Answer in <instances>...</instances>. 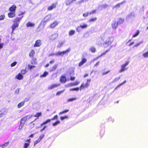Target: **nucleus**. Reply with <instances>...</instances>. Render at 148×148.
Segmentation results:
<instances>
[{"label": "nucleus", "mask_w": 148, "mask_h": 148, "mask_svg": "<svg viewBox=\"0 0 148 148\" xmlns=\"http://www.w3.org/2000/svg\"><path fill=\"white\" fill-rule=\"evenodd\" d=\"M114 40V39L112 37H108L103 43V45L104 47L106 48L111 45Z\"/></svg>", "instance_id": "nucleus-1"}, {"label": "nucleus", "mask_w": 148, "mask_h": 148, "mask_svg": "<svg viewBox=\"0 0 148 148\" xmlns=\"http://www.w3.org/2000/svg\"><path fill=\"white\" fill-rule=\"evenodd\" d=\"M28 116V115H25L21 119L20 125L18 127L19 129L21 130L22 129L27 120V118Z\"/></svg>", "instance_id": "nucleus-2"}, {"label": "nucleus", "mask_w": 148, "mask_h": 148, "mask_svg": "<svg viewBox=\"0 0 148 148\" xmlns=\"http://www.w3.org/2000/svg\"><path fill=\"white\" fill-rule=\"evenodd\" d=\"M129 63V62H127L124 64L121 65V69L119 70V72L120 73H121L126 70L127 69L125 68V67Z\"/></svg>", "instance_id": "nucleus-3"}, {"label": "nucleus", "mask_w": 148, "mask_h": 148, "mask_svg": "<svg viewBox=\"0 0 148 148\" xmlns=\"http://www.w3.org/2000/svg\"><path fill=\"white\" fill-rule=\"evenodd\" d=\"M89 84L87 82H86L85 84L84 83H83L81 84L79 87V89L80 90H81L84 88H87L89 86Z\"/></svg>", "instance_id": "nucleus-4"}, {"label": "nucleus", "mask_w": 148, "mask_h": 148, "mask_svg": "<svg viewBox=\"0 0 148 148\" xmlns=\"http://www.w3.org/2000/svg\"><path fill=\"white\" fill-rule=\"evenodd\" d=\"M42 45V42L39 39L36 40L34 45V47H39Z\"/></svg>", "instance_id": "nucleus-5"}, {"label": "nucleus", "mask_w": 148, "mask_h": 148, "mask_svg": "<svg viewBox=\"0 0 148 148\" xmlns=\"http://www.w3.org/2000/svg\"><path fill=\"white\" fill-rule=\"evenodd\" d=\"M57 3H53L52 5L49 6L47 8L48 11H51L53 9L55 8L56 7Z\"/></svg>", "instance_id": "nucleus-6"}, {"label": "nucleus", "mask_w": 148, "mask_h": 148, "mask_svg": "<svg viewBox=\"0 0 148 148\" xmlns=\"http://www.w3.org/2000/svg\"><path fill=\"white\" fill-rule=\"evenodd\" d=\"M23 17V16H22L21 17H16L14 20L13 22L14 23L18 24L19 25L20 23V21L21 18Z\"/></svg>", "instance_id": "nucleus-7"}, {"label": "nucleus", "mask_w": 148, "mask_h": 148, "mask_svg": "<svg viewBox=\"0 0 148 148\" xmlns=\"http://www.w3.org/2000/svg\"><path fill=\"white\" fill-rule=\"evenodd\" d=\"M58 36V34H53L50 36L49 39L51 41L57 38Z\"/></svg>", "instance_id": "nucleus-8"}, {"label": "nucleus", "mask_w": 148, "mask_h": 148, "mask_svg": "<svg viewBox=\"0 0 148 148\" xmlns=\"http://www.w3.org/2000/svg\"><path fill=\"white\" fill-rule=\"evenodd\" d=\"M66 79L64 75H62L60 79V81L61 83H65L66 82Z\"/></svg>", "instance_id": "nucleus-9"}, {"label": "nucleus", "mask_w": 148, "mask_h": 148, "mask_svg": "<svg viewBox=\"0 0 148 148\" xmlns=\"http://www.w3.org/2000/svg\"><path fill=\"white\" fill-rule=\"evenodd\" d=\"M8 16L10 18H12L15 16V12H10L8 13Z\"/></svg>", "instance_id": "nucleus-10"}, {"label": "nucleus", "mask_w": 148, "mask_h": 148, "mask_svg": "<svg viewBox=\"0 0 148 148\" xmlns=\"http://www.w3.org/2000/svg\"><path fill=\"white\" fill-rule=\"evenodd\" d=\"M87 61V59L85 58H82L81 62H80L79 64V66L80 67L85 63Z\"/></svg>", "instance_id": "nucleus-11"}, {"label": "nucleus", "mask_w": 148, "mask_h": 148, "mask_svg": "<svg viewBox=\"0 0 148 148\" xmlns=\"http://www.w3.org/2000/svg\"><path fill=\"white\" fill-rule=\"evenodd\" d=\"M60 85V84H52L48 87V89L49 90H51L54 88Z\"/></svg>", "instance_id": "nucleus-12"}, {"label": "nucleus", "mask_w": 148, "mask_h": 148, "mask_svg": "<svg viewBox=\"0 0 148 148\" xmlns=\"http://www.w3.org/2000/svg\"><path fill=\"white\" fill-rule=\"evenodd\" d=\"M110 50V49L106 50L105 52H103V53H101L100 55H99L97 57L95 58H94L93 59V60L95 61L97 59H98L99 58L101 57L102 56H103V55L106 54L108 51H109Z\"/></svg>", "instance_id": "nucleus-13"}, {"label": "nucleus", "mask_w": 148, "mask_h": 148, "mask_svg": "<svg viewBox=\"0 0 148 148\" xmlns=\"http://www.w3.org/2000/svg\"><path fill=\"white\" fill-rule=\"evenodd\" d=\"M16 8V6L15 5H13L9 8V10L10 12H15Z\"/></svg>", "instance_id": "nucleus-14"}, {"label": "nucleus", "mask_w": 148, "mask_h": 148, "mask_svg": "<svg viewBox=\"0 0 148 148\" xmlns=\"http://www.w3.org/2000/svg\"><path fill=\"white\" fill-rule=\"evenodd\" d=\"M23 78V76L21 73H18L15 77L16 78L19 80L22 79Z\"/></svg>", "instance_id": "nucleus-15"}, {"label": "nucleus", "mask_w": 148, "mask_h": 148, "mask_svg": "<svg viewBox=\"0 0 148 148\" xmlns=\"http://www.w3.org/2000/svg\"><path fill=\"white\" fill-rule=\"evenodd\" d=\"M58 24V23L57 21H55L50 25V27L53 28L57 26Z\"/></svg>", "instance_id": "nucleus-16"}, {"label": "nucleus", "mask_w": 148, "mask_h": 148, "mask_svg": "<svg viewBox=\"0 0 148 148\" xmlns=\"http://www.w3.org/2000/svg\"><path fill=\"white\" fill-rule=\"evenodd\" d=\"M19 25L18 24L13 23L11 27L12 29V32H13L15 29Z\"/></svg>", "instance_id": "nucleus-17"}, {"label": "nucleus", "mask_w": 148, "mask_h": 148, "mask_svg": "<svg viewBox=\"0 0 148 148\" xmlns=\"http://www.w3.org/2000/svg\"><path fill=\"white\" fill-rule=\"evenodd\" d=\"M88 27V25L86 24H84L82 25H80L76 29V30L77 31H79L78 29L79 28L81 27L82 29H84L87 28Z\"/></svg>", "instance_id": "nucleus-18"}, {"label": "nucleus", "mask_w": 148, "mask_h": 148, "mask_svg": "<svg viewBox=\"0 0 148 148\" xmlns=\"http://www.w3.org/2000/svg\"><path fill=\"white\" fill-rule=\"evenodd\" d=\"M118 25L116 22H114L112 24V27L114 29H116L118 27Z\"/></svg>", "instance_id": "nucleus-19"}, {"label": "nucleus", "mask_w": 148, "mask_h": 148, "mask_svg": "<svg viewBox=\"0 0 148 148\" xmlns=\"http://www.w3.org/2000/svg\"><path fill=\"white\" fill-rule=\"evenodd\" d=\"M35 52L34 50H31L29 54V56L30 58H33Z\"/></svg>", "instance_id": "nucleus-20"}, {"label": "nucleus", "mask_w": 148, "mask_h": 148, "mask_svg": "<svg viewBox=\"0 0 148 148\" xmlns=\"http://www.w3.org/2000/svg\"><path fill=\"white\" fill-rule=\"evenodd\" d=\"M42 116V113L41 112H38L36 113L34 116L35 117H36V119H38L39 117L40 116Z\"/></svg>", "instance_id": "nucleus-21"}, {"label": "nucleus", "mask_w": 148, "mask_h": 148, "mask_svg": "<svg viewBox=\"0 0 148 148\" xmlns=\"http://www.w3.org/2000/svg\"><path fill=\"white\" fill-rule=\"evenodd\" d=\"M35 26V25L34 24L32 23L31 22H28L27 24H26V26L28 27H34Z\"/></svg>", "instance_id": "nucleus-22"}, {"label": "nucleus", "mask_w": 148, "mask_h": 148, "mask_svg": "<svg viewBox=\"0 0 148 148\" xmlns=\"http://www.w3.org/2000/svg\"><path fill=\"white\" fill-rule=\"evenodd\" d=\"M31 63L32 64H37V63L36 62V58H32Z\"/></svg>", "instance_id": "nucleus-23"}, {"label": "nucleus", "mask_w": 148, "mask_h": 148, "mask_svg": "<svg viewBox=\"0 0 148 148\" xmlns=\"http://www.w3.org/2000/svg\"><path fill=\"white\" fill-rule=\"evenodd\" d=\"M36 66L34 65H32L30 64H28L27 65V68L28 69L30 70H31L32 69H34L36 67Z\"/></svg>", "instance_id": "nucleus-24"}, {"label": "nucleus", "mask_w": 148, "mask_h": 148, "mask_svg": "<svg viewBox=\"0 0 148 148\" xmlns=\"http://www.w3.org/2000/svg\"><path fill=\"white\" fill-rule=\"evenodd\" d=\"M9 141H7L3 144L1 145L0 146L2 148H4L5 147L7 146L9 144Z\"/></svg>", "instance_id": "nucleus-25"}, {"label": "nucleus", "mask_w": 148, "mask_h": 148, "mask_svg": "<svg viewBox=\"0 0 148 148\" xmlns=\"http://www.w3.org/2000/svg\"><path fill=\"white\" fill-rule=\"evenodd\" d=\"M57 68V65L55 64L53 65L50 70V71L51 72L55 71Z\"/></svg>", "instance_id": "nucleus-26"}, {"label": "nucleus", "mask_w": 148, "mask_h": 148, "mask_svg": "<svg viewBox=\"0 0 148 148\" xmlns=\"http://www.w3.org/2000/svg\"><path fill=\"white\" fill-rule=\"evenodd\" d=\"M126 2L125 1H124L121 3H118L117 4L115 5L114 7L115 8H118L120 7L121 5L123 3H125Z\"/></svg>", "instance_id": "nucleus-27"}, {"label": "nucleus", "mask_w": 148, "mask_h": 148, "mask_svg": "<svg viewBox=\"0 0 148 148\" xmlns=\"http://www.w3.org/2000/svg\"><path fill=\"white\" fill-rule=\"evenodd\" d=\"M124 19H123L121 18H119V19L118 21L116 22L117 23H118V24H121L124 21Z\"/></svg>", "instance_id": "nucleus-28"}, {"label": "nucleus", "mask_w": 148, "mask_h": 148, "mask_svg": "<svg viewBox=\"0 0 148 148\" xmlns=\"http://www.w3.org/2000/svg\"><path fill=\"white\" fill-rule=\"evenodd\" d=\"M89 50L92 53H94L96 51V49L95 47H91L90 49Z\"/></svg>", "instance_id": "nucleus-29"}, {"label": "nucleus", "mask_w": 148, "mask_h": 148, "mask_svg": "<svg viewBox=\"0 0 148 148\" xmlns=\"http://www.w3.org/2000/svg\"><path fill=\"white\" fill-rule=\"evenodd\" d=\"M24 101H22L20 103H19L17 106L18 108H20L22 106L24 105Z\"/></svg>", "instance_id": "nucleus-30"}, {"label": "nucleus", "mask_w": 148, "mask_h": 148, "mask_svg": "<svg viewBox=\"0 0 148 148\" xmlns=\"http://www.w3.org/2000/svg\"><path fill=\"white\" fill-rule=\"evenodd\" d=\"M50 120H49V119L43 122L41 124L40 126H42L43 125L46 124L48 123H49L50 122Z\"/></svg>", "instance_id": "nucleus-31"}, {"label": "nucleus", "mask_w": 148, "mask_h": 148, "mask_svg": "<svg viewBox=\"0 0 148 148\" xmlns=\"http://www.w3.org/2000/svg\"><path fill=\"white\" fill-rule=\"evenodd\" d=\"M79 90V87H77L76 88H70L69 89V90L70 91H74V90L76 91H78Z\"/></svg>", "instance_id": "nucleus-32"}, {"label": "nucleus", "mask_w": 148, "mask_h": 148, "mask_svg": "<svg viewBox=\"0 0 148 148\" xmlns=\"http://www.w3.org/2000/svg\"><path fill=\"white\" fill-rule=\"evenodd\" d=\"M48 74V73L46 72H45L42 75H40V77H45Z\"/></svg>", "instance_id": "nucleus-33"}, {"label": "nucleus", "mask_w": 148, "mask_h": 148, "mask_svg": "<svg viewBox=\"0 0 148 148\" xmlns=\"http://www.w3.org/2000/svg\"><path fill=\"white\" fill-rule=\"evenodd\" d=\"M27 72V71L25 69H23L21 71V74L24 75Z\"/></svg>", "instance_id": "nucleus-34"}, {"label": "nucleus", "mask_w": 148, "mask_h": 148, "mask_svg": "<svg viewBox=\"0 0 148 148\" xmlns=\"http://www.w3.org/2000/svg\"><path fill=\"white\" fill-rule=\"evenodd\" d=\"M75 31L74 30H71L69 32V36H72L74 35L75 34Z\"/></svg>", "instance_id": "nucleus-35"}, {"label": "nucleus", "mask_w": 148, "mask_h": 148, "mask_svg": "<svg viewBox=\"0 0 148 148\" xmlns=\"http://www.w3.org/2000/svg\"><path fill=\"white\" fill-rule=\"evenodd\" d=\"M139 34V30H137L136 32L132 36V37L134 38L137 36Z\"/></svg>", "instance_id": "nucleus-36"}, {"label": "nucleus", "mask_w": 148, "mask_h": 148, "mask_svg": "<svg viewBox=\"0 0 148 148\" xmlns=\"http://www.w3.org/2000/svg\"><path fill=\"white\" fill-rule=\"evenodd\" d=\"M70 51V49H68L65 51H62V55H63L64 54L66 53H67Z\"/></svg>", "instance_id": "nucleus-37"}, {"label": "nucleus", "mask_w": 148, "mask_h": 148, "mask_svg": "<svg viewBox=\"0 0 148 148\" xmlns=\"http://www.w3.org/2000/svg\"><path fill=\"white\" fill-rule=\"evenodd\" d=\"M97 19V18L95 17L94 18H91L88 21L89 22H94L95 21H96Z\"/></svg>", "instance_id": "nucleus-38"}, {"label": "nucleus", "mask_w": 148, "mask_h": 148, "mask_svg": "<svg viewBox=\"0 0 148 148\" xmlns=\"http://www.w3.org/2000/svg\"><path fill=\"white\" fill-rule=\"evenodd\" d=\"M126 82V81L125 80L123 81V82L122 83L119 84L115 88V89H116L120 87V86H121V85H123L124 84H125Z\"/></svg>", "instance_id": "nucleus-39"}, {"label": "nucleus", "mask_w": 148, "mask_h": 148, "mask_svg": "<svg viewBox=\"0 0 148 148\" xmlns=\"http://www.w3.org/2000/svg\"><path fill=\"white\" fill-rule=\"evenodd\" d=\"M126 82V81L125 80L123 81V82L122 83L119 84L115 88V89H116L120 87V86H121V85H123L124 84H125Z\"/></svg>", "instance_id": "nucleus-40"}, {"label": "nucleus", "mask_w": 148, "mask_h": 148, "mask_svg": "<svg viewBox=\"0 0 148 148\" xmlns=\"http://www.w3.org/2000/svg\"><path fill=\"white\" fill-rule=\"evenodd\" d=\"M69 111V109L68 110H65L62 111L60 112L59 113V114L60 115L62 114L66 113L68 112Z\"/></svg>", "instance_id": "nucleus-41"}, {"label": "nucleus", "mask_w": 148, "mask_h": 148, "mask_svg": "<svg viewBox=\"0 0 148 148\" xmlns=\"http://www.w3.org/2000/svg\"><path fill=\"white\" fill-rule=\"evenodd\" d=\"M60 123V121H56V122H54V123H53V124H52V125L53 126H56V125H57L59 124V123Z\"/></svg>", "instance_id": "nucleus-42"}, {"label": "nucleus", "mask_w": 148, "mask_h": 148, "mask_svg": "<svg viewBox=\"0 0 148 148\" xmlns=\"http://www.w3.org/2000/svg\"><path fill=\"white\" fill-rule=\"evenodd\" d=\"M30 145L29 143H25L23 145V148H27Z\"/></svg>", "instance_id": "nucleus-43"}, {"label": "nucleus", "mask_w": 148, "mask_h": 148, "mask_svg": "<svg viewBox=\"0 0 148 148\" xmlns=\"http://www.w3.org/2000/svg\"><path fill=\"white\" fill-rule=\"evenodd\" d=\"M68 118V116H62L60 117V119L61 120H63L65 119H67Z\"/></svg>", "instance_id": "nucleus-44"}, {"label": "nucleus", "mask_w": 148, "mask_h": 148, "mask_svg": "<svg viewBox=\"0 0 148 148\" xmlns=\"http://www.w3.org/2000/svg\"><path fill=\"white\" fill-rule=\"evenodd\" d=\"M64 90H62L56 93V95H60V94L63 93Z\"/></svg>", "instance_id": "nucleus-45"}, {"label": "nucleus", "mask_w": 148, "mask_h": 148, "mask_svg": "<svg viewBox=\"0 0 148 148\" xmlns=\"http://www.w3.org/2000/svg\"><path fill=\"white\" fill-rule=\"evenodd\" d=\"M76 99H77V98L76 97L69 99H68L67 101L68 102H71V101H73L74 100H75Z\"/></svg>", "instance_id": "nucleus-46"}, {"label": "nucleus", "mask_w": 148, "mask_h": 148, "mask_svg": "<svg viewBox=\"0 0 148 148\" xmlns=\"http://www.w3.org/2000/svg\"><path fill=\"white\" fill-rule=\"evenodd\" d=\"M143 56L145 58H147L148 57V51H147L145 53L143 54Z\"/></svg>", "instance_id": "nucleus-47"}, {"label": "nucleus", "mask_w": 148, "mask_h": 148, "mask_svg": "<svg viewBox=\"0 0 148 148\" xmlns=\"http://www.w3.org/2000/svg\"><path fill=\"white\" fill-rule=\"evenodd\" d=\"M40 141H41L38 138L35 141L34 143V146H35L36 144L40 142Z\"/></svg>", "instance_id": "nucleus-48"}, {"label": "nucleus", "mask_w": 148, "mask_h": 148, "mask_svg": "<svg viewBox=\"0 0 148 148\" xmlns=\"http://www.w3.org/2000/svg\"><path fill=\"white\" fill-rule=\"evenodd\" d=\"M58 118V115H55L54 117L50 119H49L50 120V122L51 121L54 120V119H57Z\"/></svg>", "instance_id": "nucleus-49"}, {"label": "nucleus", "mask_w": 148, "mask_h": 148, "mask_svg": "<svg viewBox=\"0 0 148 148\" xmlns=\"http://www.w3.org/2000/svg\"><path fill=\"white\" fill-rule=\"evenodd\" d=\"M5 18V16L4 14H2L0 16V21L3 20Z\"/></svg>", "instance_id": "nucleus-50"}, {"label": "nucleus", "mask_w": 148, "mask_h": 148, "mask_svg": "<svg viewBox=\"0 0 148 148\" xmlns=\"http://www.w3.org/2000/svg\"><path fill=\"white\" fill-rule=\"evenodd\" d=\"M44 136H45V135L44 134H42L39 136V137L38 139L40 141H41L42 139L44 138Z\"/></svg>", "instance_id": "nucleus-51"}, {"label": "nucleus", "mask_w": 148, "mask_h": 148, "mask_svg": "<svg viewBox=\"0 0 148 148\" xmlns=\"http://www.w3.org/2000/svg\"><path fill=\"white\" fill-rule=\"evenodd\" d=\"M17 62L16 61H14L11 64V67H13L16 65Z\"/></svg>", "instance_id": "nucleus-52"}, {"label": "nucleus", "mask_w": 148, "mask_h": 148, "mask_svg": "<svg viewBox=\"0 0 148 148\" xmlns=\"http://www.w3.org/2000/svg\"><path fill=\"white\" fill-rule=\"evenodd\" d=\"M89 14V12H87L83 14V16L84 17L87 16Z\"/></svg>", "instance_id": "nucleus-53"}, {"label": "nucleus", "mask_w": 148, "mask_h": 148, "mask_svg": "<svg viewBox=\"0 0 148 148\" xmlns=\"http://www.w3.org/2000/svg\"><path fill=\"white\" fill-rule=\"evenodd\" d=\"M110 71V70H108L106 72H103L102 73V74L103 75H106L109 73Z\"/></svg>", "instance_id": "nucleus-54"}, {"label": "nucleus", "mask_w": 148, "mask_h": 148, "mask_svg": "<svg viewBox=\"0 0 148 148\" xmlns=\"http://www.w3.org/2000/svg\"><path fill=\"white\" fill-rule=\"evenodd\" d=\"M100 62L99 61L97 62L94 65V67H97L100 64Z\"/></svg>", "instance_id": "nucleus-55"}, {"label": "nucleus", "mask_w": 148, "mask_h": 148, "mask_svg": "<svg viewBox=\"0 0 148 148\" xmlns=\"http://www.w3.org/2000/svg\"><path fill=\"white\" fill-rule=\"evenodd\" d=\"M96 10H94L91 11V12H89V14L90 15L91 14H94L96 12Z\"/></svg>", "instance_id": "nucleus-56"}, {"label": "nucleus", "mask_w": 148, "mask_h": 148, "mask_svg": "<svg viewBox=\"0 0 148 148\" xmlns=\"http://www.w3.org/2000/svg\"><path fill=\"white\" fill-rule=\"evenodd\" d=\"M79 82L75 81L74 82V86H75L78 85L79 84Z\"/></svg>", "instance_id": "nucleus-57"}, {"label": "nucleus", "mask_w": 148, "mask_h": 148, "mask_svg": "<svg viewBox=\"0 0 148 148\" xmlns=\"http://www.w3.org/2000/svg\"><path fill=\"white\" fill-rule=\"evenodd\" d=\"M68 86H70V87H71V86H75L74 85V82L70 83V84H68Z\"/></svg>", "instance_id": "nucleus-58"}, {"label": "nucleus", "mask_w": 148, "mask_h": 148, "mask_svg": "<svg viewBox=\"0 0 148 148\" xmlns=\"http://www.w3.org/2000/svg\"><path fill=\"white\" fill-rule=\"evenodd\" d=\"M75 77H71L70 78V80L71 81H73L75 80Z\"/></svg>", "instance_id": "nucleus-59"}, {"label": "nucleus", "mask_w": 148, "mask_h": 148, "mask_svg": "<svg viewBox=\"0 0 148 148\" xmlns=\"http://www.w3.org/2000/svg\"><path fill=\"white\" fill-rule=\"evenodd\" d=\"M4 115V113L1 111H0V118L3 116Z\"/></svg>", "instance_id": "nucleus-60"}, {"label": "nucleus", "mask_w": 148, "mask_h": 148, "mask_svg": "<svg viewBox=\"0 0 148 148\" xmlns=\"http://www.w3.org/2000/svg\"><path fill=\"white\" fill-rule=\"evenodd\" d=\"M141 43V42H139L137 44H136L134 46H133V47H137Z\"/></svg>", "instance_id": "nucleus-61"}, {"label": "nucleus", "mask_w": 148, "mask_h": 148, "mask_svg": "<svg viewBox=\"0 0 148 148\" xmlns=\"http://www.w3.org/2000/svg\"><path fill=\"white\" fill-rule=\"evenodd\" d=\"M120 77H116V78H115L114 79V81H117L118 80L120 79Z\"/></svg>", "instance_id": "nucleus-62"}, {"label": "nucleus", "mask_w": 148, "mask_h": 148, "mask_svg": "<svg viewBox=\"0 0 148 148\" xmlns=\"http://www.w3.org/2000/svg\"><path fill=\"white\" fill-rule=\"evenodd\" d=\"M26 142H27V143H30L31 142V139L30 138H29V139H28L26 141Z\"/></svg>", "instance_id": "nucleus-63"}, {"label": "nucleus", "mask_w": 148, "mask_h": 148, "mask_svg": "<svg viewBox=\"0 0 148 148\" xmlns=\"http://www.w3.org/2000/svg\"><path fill=\"white\" fill-rule=\"evenodd\" d=\"M54 61H55V60H51L50 61L49 63L51 64L53 63L54 62Z\"/></svg>", "instance_id": "nucleus-64"}]
</instances>
